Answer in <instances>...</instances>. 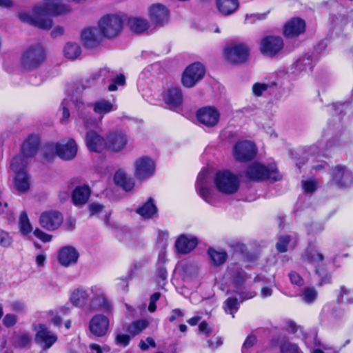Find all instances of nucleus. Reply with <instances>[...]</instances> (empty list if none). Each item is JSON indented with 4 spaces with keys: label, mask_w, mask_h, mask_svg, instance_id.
<instances>
[{
    "label": "nucleus",
    "mask_w": 353,
    "mask_h": 353,
    "mask_svg": "<svg viewBox=\"0 0 353 353\" xmlns=\"http://www.w3.org/2000/svg\"><path fill=\"white\" fill-rule=\"evenodd\" d=\"M71 8L59 0H45L40 6L34 8L33 14L21 13L19 19L23 22L41 29L48 30L52 26V20L50 16H57L70 12Z\"/></svg>",
    "instance_id": "f257e3e1"
},
{
    "label": "nucleus",
    "mask_w": 353,
    "mask_h": 353,
    "mask_svg": "<svg viewBox=\"0 0 353 353\" xmlns=\"http://www.w3.org/2000/svg\"><path fill=\"white\" fill-rule=\"evenodd\" d=\"M77 152V146L73 139H70L66 143H48L45 147L44 157L51 159L55 154L65 160L73 159Z\"/></svg>",
    "instance_id": "f03ea898"
},
{
    "label": "nucleus",
    "mask_w": 353,
    "mask_h": 353,
    "mask_svg": "<svg viewBox=\"0 0 353 353\" xmlns=\"http://www.w3.org/2000/svg\"><path fill=\"white\" fill-rule=\"evenodd\" d=\"M46 54L44 48L40 44L29 46L21 57V65L28 70H34L43 64L46 60Z\"/></svg>",
    "instance_id": "7ed1b4c3"
},
{
    "label": "nucleus",
    "mask_w": 353,
    "mask_h": 353,
    "mask_svg": "<svg viewBox=\"0 0 353 353\" xmlns=\"http://www.w3.org/2000/svg\"><path fill=\"white\" fill-rule=\"evenodd\" d=\"M123 21L118 15L107 14L98 22L99 30L103 37L112 39L117 37L123 29Z\"/></svg>",
    "instance_id": "20e7f679"
},
{
    "label": "nucleus",
    "mask_w": 353,
    "mask_h": 353,
    "mask_svg": "<svg viewBox=\"0 0 353 353\" xmlns=\"http://www.w3.org/2000/svg\"><path fill=\"white\" fill-rule=\"evenodd\" d=\"M214 184L217 190L225 194H232L237 192L240 185L239 179L228 170L219 171L214 177Z\"/></svg>",
    "instance_id": "39448f33"
},
{
    "label": "nucleus",
    "mask_w": 353,
    "mask_h": 353,
    "mask_svg": "<svg viewBox=\"0 0 353 353\" xmlns=\"http://www.w3.org/2000/svg\"><path fill=\"white\" fill-rule=\"evenodd\" d=\"M250 54V48L243 43H231L224 50L226 59L232 63H242L245 62Z\"/></svg>",
    "instance_id": "423d86ee"
},
{
    "label": "nucleus",
    "mask_w": 353,
    "mask_h": 353,
    "mask_svg": "<svg viewBox=\"0 0 353 353\" xmlns=\"http://www.w3.org/2000/svg\"><path fill=\"white\" fill-rule=\"evenodd\" d=\"M275 174L274 170H270L265 165L258 163L250 164L245 171V176L253 181H262L270 179L277 181L279 179L274 176Z\"/></svg>",
    "instance_id": "0eeeda50"
},
{
    "label": "nucleus",
    "mask_w": 353,
    "mask_h": 353,
    "mask_svg": "<svg viewBox=\"0 0 353 353\" xmlns=\"http://www.w3.org/2000/svg\"><path fill=\"white\" fill-rule=\"evenodd\" d=\"M331 185L339 188H345L353 182V176L351 172L345 166L336 165L330 170Z\"/></svg>",
    "instance_id": "6e6552de"
},
{
    "label": "nucleus",
    "mask_w": 353,
    "mask_h": 353,
    "mask_svg": "<svg viewBox=\"0 0 353 353\" xmlns=\"http://www.w3.org/2000/svg\"><path fill=\"white\" fill-rule=\"evenodd\" d=\"M255 145L250 141H243L235 144L233 154L236 160L245 162L252 160L256 154Z\"/></svg>",
    "instance_id": "1a4fd4ad"
},
{
    "label": "nucleus",
    "mask_w": 353,
    "mask_h": 353,
    "mask_svg": "<svg viewBox=\"0 0 353 353\" xmlns=\"http://www.w3.org/2000/svg\"><path fill=\"white\" fill-rule=\"evenodd\" d=\"M205 68L200 63H194L188 66L183 72L182 83L185 87L192 88L203 77Z\"/></svg>",
    "instance_id": "9d476101"
},
{
    "label": "nucleus",
    "mask_w": 353,
    "mask_h": 353,
    "mask_svg": "<svg viewBox=\"0 0 353 353\" xmlns=\"http://www.w3.org/2000/svg\"><path fill=\"white\" fill-rule=\"evenodd\" d=\"M35 342L39 344L43 350H46L51 347L58 339L57 334L50 331L45 325L39 324L35 328Z\"/></svg>",
    "instance_id": "9b49d317"
},
{
    "label": "nucleus",
    "mask_w": 353,
    "mask_h": 353,
    "mask_svg": "<svg viewBox=\"0 0 353 353\" xmlns=\"http://www.w3.org/2000/svg\"><path fill=\"white\" fill-rule=\"evenodd\" d=\"M63 221V215L58 211L50 210L43 212L39 223L46 230L53 231L58 229Z\"/></svg>",
    "instance_id": "f8f14e48"
},
{
    "label": "nucleus",
    "mask_w": 353,
    "mask_h": 353,
    "mask_svg": "<svg viewBox=\"0 0 353 353\" xmlns=\"http://www.w3.org/2000/svg\"><path fill=\"white\" fill-rule=\"evenodd\" d=\"M283 48V41L280 37L268 36L261 41L260 50L262 54L273 57Z\"/></svg>",
    "instance_id": "ddd939ff"
},
{
    "label": "nucleus",
    "mask_w": 353,
    "mask_h": 353,
    "mask_svg": "<svg viewBox=\"0 0 353 353\" xmlns=\"http://www.w3.org/2000/svg\"><path fill=\"white\" fill-rule=\"evenodd\" d=\"M198 121L207 127L215 126L220 118L218 110L212 106H207L199 109L196 113Z\"/></svg>",
    "instance_id": "4468645a"
},
{
    "label": "nucleus",
    "mask_w": 353,
    "mask_h": 353,
    "mask_svg": "<svg viewBox=\"0 0 353 353\" xmlns=\"http://www.w3.org/2000/svg\"><path fill=\"white\" fill-rule=\"evenodd\" d=\"M86 147L90 152H101L107 148L106 139L97 132L90 130L85 137Z\"/></svg>",
    "instance_id": "2eb2a0df"
},
{
    "label": "nucleus",
    "mask_w": 353,
    "mask_h": 353,
    "mask_svg": "<svg viewBox=\"0 0 353 353\" xmlns=\"http://www.w3.org/2000/svg\"><path fill=\"white\" fill-rule=\"evenodd\" d=\"M109 325L110 321L107 316L96 314L90 321L89 330L94 336L102 337L108 332Z\"/></svg>",
    "instance_id": "dca6fc26"
},
{
    "label": "nucleus",
    "mask_w": 353,
    "mask_h": 353,
    "mask_svg": "<svg viewBox=\"0 0 353 353\" xmlns=\"http://www.w3.org/2000/svg\"><path fill=\"white\" fill-rule=\"evenodd\" d=\"M91 292L93 297L90 302V307L93 310H103L110 312L112 310V306L107 300L103 290L95 285L91 288Z\"/></svg>",
    "instance_id": "f3484780"
},
{
    "label": "nucleus",
    "mask_w": 353,
    "mask_h": 353,
    "mask_svg": "<svg viewBox=\"0 0 353 353\" xmlns=\"http://www.w3.org/2000/svg\"><path fill=\"white\" fill-rule=\"evenodd\" d=\"M155 170L154 161L143 157L135 161V176L139 179H146L153 174Z\"/></svg>",
    "instance_id": "a211bd4d"
},
{
    "label": "nucleus",
    "mask_w": 353,
    "mask_h": 353,
    "mask_svg": "<svg viewBox=\"0 0 353 353\" xmlns=\"http://www.w3.org/2000/svg\"><path fill=\"white\" fill-rule=\"evenodd\" d=\"M163 100L171 110H176L183 103V94L180 88L171 87L163 94Z\"/></svg>",
    "instance_id": "6ab92c4d"
},
{
    "label": "nucleus",
    "mask_w": 353,
    "mask_h": 353,
    "mask_svg": "<svg viewBox=\"0 0 353 353\" xmlns=\"http://www.w3.org/2000/svg\"><path fill=\"white\" fill-rule=\"evenodd\" d=\"M128 143L126 136L121 132H114L110 133L106 139V149L119 152L123 150Z\"/></svg>",
    "instance_id": "aec40b11"
},
{
    "label": "nucleus",
    "mask_w": 353,
    "mask_h": 353,
    "mask_svg": "<svg viewBox=\"0 0 353 353\" xmlns=\"http://www.w3.org/2000/svg\"><path fill=\"white\" fill-rule=\"evenodd\" d=\"M79 256L78 252L74 247L65 246L59 250L58 259L62 265L68 267L75 264Z\"/></svg>",
    "instance_id": "412c9836"
},
{
    "label": "nucleus",
    "mask_w": 353,
    "mask_h": 353,
    "mask_svg": "<svg viewBox=\"0 0 353 353\" xmlns=\"http://www.w3.org/2000/svg\"><path fill=\"white\" fill-rule=\"evenodd\" d=\"M103 35L97 28H88L81 33V39L85 47L93 48L98 46L102 40Z\"/></svg>",
    "instance_id": "4be33fe9"
},
{
    "label": "nucleus",
    "mask_w": 353,
    "mask_h": 353,
    "mask_svg": "<svg viewBox=\"0 0 353 353\" xmlns=\"http://www.w3.org/2000/svg\"><path fill=\"white\" fill-rule=\"evenodd\" d=\"M305 23L299 18H294L285 26L284 34L287 37H296L303 33Z\"/></svg>",
    "instance_id": "5701e85b"
},
{
    "label": "nucleus",
    "mask_w": 353,
    "mask_h": 353,
    "mask_svg": "<svg viewBox=\"0 0 353 353\" xmlns=\"http://www.w3.org/2000/svg\"><path fill=\"white\" fill-rule=\"evenodd\" d=\"M40 140L37 135L29 136L21 145V153L27 158L34 157L39 148Z\"/></svg>",
    "instance_id": "b1692460"
},
{
    "label": "nucleus",
    "mask_w": 353,
    "mask_h": 353,
    "mask_svg": "<svg viewBox=\"0 0 353 353\" xmlns=\"http://www.w3.org/2000/svg\"><path fill=\"white\" fill-rule=\"evenodd\" d=\"M150 15L152 21L157 24L163 25L169 18L168 9L162 4H155L150 9Z\"/></svg>",
    "instance_id": "393cba45"
},
{
    "label": "nucleus",
    "mask_w": 353,
    "mask_h": 353,
    "mask_svg": "<svg viewBox=\"0 0 353 353\" xmlns=\"http://www.w3.org/2000/svg\"><path fill=\"white\" fill-rule=\"evenodd\" d=\"M196 189L199 195L208 203H212V191L206 184V174L200 173L197 177Z\"/></svg>",
    "instance_id": "a878e982"
},
{
    "label": "nucleus",
    "mask_w": 353,
    "mask_h": 353,
    "mask_svg": "<svg viewBox=\"0 0 353 353\" xmlns=\"http://www.w3.org/2000/svg\"><path fill=\"white\" fill-rule=\"evenodd\" d=\"M197 240L194 237H188L181 235L175 243L177 251L181 254H187L191 252L196 245Z\"/></svg>",
    "instance_id": "bb28decb"
},
{
    "label": "nucleus",
    "mask_w": 353,
    "mask_h": 353,
    "mask_svg": "<svg viewBox=\"0 0 353 353\" xmlns=\"http://www.w3.org/2000/svg\"><path fill=\"white\" fill-rule=\"evenodd\" d=\"M90 195V190L88 186H79L74 190L72 200L75 205H82L87 203Z\"/></svg>",
    "instance_id": "cd10ccee"
},
{
    "label": "nucleus",
    "mask_w": 353,
    "mask_h": 353,
    "mask_svg": "<svg viewBox=\"0 0 353 353\" xmlns=\"http://www.w3.org/2000/svg\"><path fill=\"white\" fill-rule=\"evenodd\" d=\"M219 11L223 15H230L234 13L239 8L238 0H216Z\"/></svg>",
    "instance_id": "c85d7f7f"
},
{
    "label": "nucleus",
    "mask_w": 353,
    "mask_h": 353,
    "mask_svg": "<svg viewBox=\"0 0 353 353\" xmlns=\"http://www.w3.org/2000/svg\"><path fill=\"white\" fill-rule=\"evenodd\" d=\"M114 181L117 185L121 187L125 191L131 190L134 185L133 180L128 177L126 174L121 170L115 173Z\"/></svg>",
    "instance_id": "c756f323"
},
{
    "label": "nucleus",
    "mask_w": 353,
    "mask_h": 353,
    "mask_svg": "<svg viewBox=\"0 0 353 353\" xmlns=\"http://www.w3.org/2000/svg\"><path fill=\"white\" fill-rule=\"evenodd\" d=\"M14 188L19 192H26L30 188V178L26 172L15 174Z\"/></svg>",
    "instance_id": "7c9ffc66"
},
{
    "label": "nucleus",
    "mask_w": 353,
    "mask_h": 353,
    "mask_svg": "<svg viewBox=\"0 0 353 353\" xmlns=\"http://www.w3.org/2000/svg\"><path fill=\"white\" fill-rule=\"evenodd\" d=\"M137 212L144 219H150L157 213V208L154 200L149 198L148 201L137 210Z\"/></svg>",
    "instance_id": "2f4dec72"
},
{
    "label": "nucleus",
    "mask_w": 353,
    "mask_h": 353,
    "mask_svg": "<svg viewBox=\"0 0 353 353\" xmlns=\"http://www.w3.org/2000/svg\"><path fill=\"white\" fill-rule=\"evenodd\" d=\"M93 110L96 114L103 116L114 110V105L108 100L100 99L92 104Z\"/></svg>",
    "instance_id": "473e14b6"
},
{
    "label": "nucleus",
    "mask_w": 353,
    "mask_h": 353,
    "mask_svg": "<svg viewBox=\"0 0 353 353\" xmlns=\"http://www.w3.org/2000/svg\"><path fill=\"white\" fill-rule=\"evenodd\" d=\"M128 26L130 29L137 33L141 34L149 28V24L147 20L141 18H131L128 20Z\"/></svg>",
    "instance_id": "72a5a7b5"
},
{
    "label": "nucleus",
    "mask_w": 353,
    "mask_h": 353,
    "mask_svg": "<svg viewBox=\"0 0 353 353\" xmlns=\"http://www.w3.org/2000/svg\"><path fill=\"white\" fill-rule=\"evenodd\" d=\"M27 157L24 155H17L13 157L10 163V168L15 173L24 172L28 165Z\"/></svg>",
    "instance_id": "f704fd0d"
},
{
    "label": "nucleus",
    "mask_w": 353,
    "mask_h": 353,
    "mask_svg": "<svg viewBox=\"0 0 353 353\" xmlns=\"http://www.w3.org/2000/svg\"><path fill=\"white\" fill-rule=\"evenodd\" d=\"M88 299V294L86 291L83 290H77L71 295L70 301L75 306H81L85 303Z\"/></svg>",
    "instance_id": "c9c22d12"
},
{
    "label": "nucleus",
    "mask_w": 353,
    "mask_h": 353,
    "mask_svg": "<svg viewBox=\"0 0 353 353\" xmlns=\"http://www.w3.org/2000/svg\"><path fill=\"white\" fill-rule=\"evenodd\" d=\"M303 259L310 263L316 264L323 261L324 256L322 253L317 252L312 249L307 248L303 255Z\"/></svg>",
    "instance_id": "e433bc0d"
},
{
    "label": "nucleus",
    "mask_w": 353,
    "mask_h": 353,
    "mask_svg": "<svg viewBox=\"0 0 353 353\" xmlns=\"http://www.w3.org/2000/svg\"><path fill=\"white\" fill-rule=\"evenodd\" d=\"M148 325V322L145 320L141 319L132 322L129 325L128 327V332L132 336H136L139 334L143 330H145Z\"/></svg>",
    "instance_id": "4c0bfd02"
},
{
    "label": "nucleus",
    "mask_w": 353,
    "mask_h": 353,
    "mask_svg": "<svg viewBox=\"0 0 353 353\" xmlns=\"http://www.w3.org/2000/svg\"><path fill=\"white\" fill-rule=\"evenodd\" d=\"M81 54V48L77 43H68L64 48L65 57L69 59H75Z\"/></svg>",
    "instance_id": "58836bf2"
},
{
    "label": "nucleus",
    "mask_w": 353,
    "mask_h": 353,
    "mask_svg": "<svg viewBox=\"0 0 353 353\" xmlns=\"http://www.w3.org/2000/svg\"><path fill=\"white\" fill-rule=\"evenodd\" d=\"M208 254L214 264L216 265H220L224 263L228 256L225 252L216 251L212 248L208 250Z\"/></svg>",
    "instance_id": "ea45409f"
},
{
    "label": "nucleus",
    "mask_w": 353,
    "mask_h": 353,
    "mask_svg": "<svg viewBox=\"0 0 353 353\" xmlns=\"http://www.w3.org/2000/svg\"><path fill=\"white\" fill-rule=\"evenodd\" d=\"M300 296L305 303L310 304L316 299L318 292L314 287H307L303 290Z\"/></svg>",
    "instance_id": "a19ab883"
},
{
    "label": "nucleus",
    "mask_w": 353,
    "mask_h": 353,
    "mask_svg": "<svg viewBox=\"0 0 353 353\" xmlns=\"http://www.w3.org/2000/svg\"><path fill=\"white\" fill-rule=\"evenodd\" d=\"M19 228L22 234L26 235L32 231V227L26 212H22L19 217Z\"/></svg>",
    "instance_id": "79ce46f5"
},
{
    "label": "nucleus",
    "mask_w": 353,
    "mask_h": 353,
    "mask_svg": "<svg viewBox=\"0 0 353 353\" xmlns=\"http://www.w3.org/2000/svg\"><path fill=\"white\" fill-rule=\"evenodd\" d=\"M280 349L281 353H299L298 346L288 341H282L280 345Z\"/></svg>",
    "instance_id": "37998d69"
},
{
    "label": "nucleus",
    "mask_w": 353,
    "mask_h": 353,
    "mask_svg": "<svg viewBox=\"0 0 353 353\" xmlns=\"http://www.w3.org/2000/svg\"><path fill=\"white\" fill-rule=\"evenodd\" d=\"M290 241V236L288 235H284L279 239L276 243V249L281 252H285L287 251V246Z\"/></svg>",
    "instance_id": "c03bdc74"
},
{
    "label": "nucleus",
    "mask_w": 353,
    "mask_h": 353,
    "mask_svg": "<svg viewBox=\"0 0 353 353\" xmlns=\"http://www.w3.org/2000/svg\"><path fill=\"white\" fill-rule=\"evenodd\" d=\"M30 335L27 333H23L17 337L15 343L18 347H23L28 345L30 343Z\"/></svg>",
    "instance_id": "a18cd8bd"
},
{
    "label": "nucleus",
    "mask_w": 353,
    "mask_h": 353,
    "mask_svg": "<svg viewBox=\"0 0 353 353\" xmlns=\"http://www.w3.org/2000/svg\"><path fill=\"white\" fill-rule=\"evenodd\" d=\"M12 238L9 234L4 231L0 232V245L2 247H9L12 243Z\"/></svg>",
    "instance_id": "49530a36"
},
{
    "label": "nucleus",
    "mask_w": 353,
    "mask_h": 353,
    "mask_svg": "<svg viewBox=\"0 0 353 353\" xmlns=\"http://www.w3.org/2000/svg\"><path fill=\"white\" fill-rule=\"evenodd\" d=\"M267 15H268V12L251 14L250 15L248 14L245 17V21L248 23H253L256 21L265 19L266 18Z\"/></svg>",
    "instance_id": "de8ad7c7"
},
{
    "label": "nucleus",
    "mask_w": 353,
    "mask_h": 353,
    "mask_svg": "<svg viewBox=\"0 0 353 353\" xmlns=\"http://www.w3.org/2000/svg\"><path fill=\"white\" fill-rule=\"evenodd\" d=\"M225 304L226 307H228V309L231 311L230 314H232V317H234V315L233 314L232 311L233 310L236 311L239 308V307H238L239 303H238L237 299L236 298H228L225 301Z\"/></svg>",
    "instance_id": "09e8293b"
},
{
    "label": "nucleus",
    "mask_w": 353,
    "mask_h": 353,
    "mask_svg": "<svg viewBox=\"0 0 353 353\" xmlns=\"http://www.w3.org/2000/svg\"><path fill=\"white\" fill-rule=\"evenodd\" d=\"M316 274H318L321 279L319 281V286H322L324 284H328L331 283V275L330 274H323L320 270L318 268H316Z\"/></svg>",
    "instance_id": "8fccbe9b"
},
{
    "label": "nucleus",
    "mask_w": 353,
    "mask_h": 353,
    "mask_svg": "<svg viewBox=\"0 0 353 353\" xmlns=\"http://www.w3.org/2000/svg\"><path fill=\"white\" fill-rule=\"evenodd\" d=\"M289 278L292 284L301 286L304 284L303 279L296 272H291L289 273Z\"/></svg>",
    "instance_id": "3c124183"
},
{
    "label": "nucleus",
    "mask_w": 353,
    "mask_h": 353,
    "mask_svg": "<svg viewBox=\"0 0 353 353\" xmlns=\"http://www.w3.org/2000/svg\"><path fill=\"white\" fill-rule=\"evenodd\" d=\"M115 340L117 345L125 347L129 344L130 337L128 334H118L116 336Z\"/></svg>",
    "instance_id": "603ef678"
},
{
    "label": "nucleus",
    "mask_w": 353,
    "mask_h": 353,
    "mask_svg": "<svg viewBox=\"0 0 353 353\" xmlns=\"http://www.w3.org/2000/svg\"><path fill=\"white\" fill-rule=\"evenodd\" d=\"M16 323L17 316L12 314H6L3 319V323L7 327L14 326L16 324Z\"/></svg>",
    "instance_id": "864d4df0"
},
{
    "label": "nucleus",
    "mask_w": 353,
    "mask_h": 353,
    "mask_svg": "<svg viewBox=\"0 0 353 353\" xmlns=\"http://www.w3.org/2000/svg\"><path fill=\"white\" fill-rule=\"evenodd\" d=\"M34 234L40 240H41L43 242H49L52 239V236L50 234H46V232H43L40 229L37 228L34 231Z\"/></svg>",
    "instance_id": "5fc2aeb1"
},
{
    "label": "nucleus",
    "mask_w": 353,
    "mask_h": 353,
    "mask_svg": "<svg viewBox=\"0 0 353 353\" xmlns=\"http://www.w3.org/2000/svg\"><path fill=\"white\" fill-rule=\"evenodd\" d=\"M268 89V85L265 83H255L253 85L252 90L256 96H261L262 93Z\"/></svg>",
    "instance_id": "6e6d98bb"
},
{
    "label": "nucleus",
    "mask_w": 353,
    "mask_h": 353,
    "mask_svg": "<svg viewBox=\"0 0 353 353\" xmlns=\"http://www.w3.org/2000/svg\"><path fill=\"white\" fill-rule=\"evenodd\" d=\"M302 185L305 192H312L316 189V183L311 181H303Z\"/></svg>",
    "instance_id": "4d7b16f0"
},
{
    "label": "nucleus",
    "mask_w": 353,
    "mask_h": 353,
    "mask_svg": "<svg viewBox=\"0 0 353 353\" xmlns=\"http://www.w3.org/2000/svg\"><path fill=\"white\" fill-rule=\"evenodd\" d=\"M256 337L254 336H249L243 345V353H245V350L254 345L256 343Z\"/></svg>",
    "instance_id": "13d9d810"
},
{
    "label": "nucleus",
    "mask_w": 353,
    "mask_h": 353,
    "mask_svg": "<svg viewBox=\"0 0 353 353\" xmlns=\"http://www.w3.org/2000/svg\"><path fill=\"white\" fill-rule=\"evenodd\" d=\"M199 330L201 332L204 333L206 336H209L212 334V330L209 327L208 324L206 321H202L199 325Z\"/></svg>",
    "instance_id": "bf43d9fd"
},
{
    "label": "nucleus",
    "mask_w": 353,
    "mask_h": 353,
    "mask_svg": "<svg viewBox=\"0 0 353 353\" xmlns=\"http://www.w3.org/2000/svg\"><path fill=\"white\" fill-rule=\"evenodd\" d=\"M88 208L90 214L92 216L100 212L103 210V206L101 204L93 203L90 204Z\"/></svg>",
    "instance_id": "052dcab7"
},
{
    "label": "nucleus",
    "mask_w": 353,
    "mask_h": 353,
    "mask_svg": "<svg viewBox=\"0 0 353 353\" xmlns=\"http://www.w3.org/2000/svg\"><path fill=\"white\" fill-rule=\"evenodd\" d=\"M208 346L214 350L223 344V341L220 337H216L208 341Z\"/></svg>",
    "instance_id": "680f3d73"
},
{
    "label": "nucleus",
    "mask_w": 353,
    "mask_h": 353,
    "mask_svg": "<svg viewBox=\"0 0 353 353\" xmlns=\"http://www.w3.org/2000/svg\"><path fill=\"white\" fill-rule=\"evenodd\" d=\"M12 311L17 312H23L25 311V305L19 301H15L10 305Z\"/></svg>",
    "instance_id": "e2e57ef3"
},
{
    "label": "nucleus",
    "mask_w": 353,
    "mask_h": 353,
    "mask_svg": "<svg viewBox=\"0 0 353 353\" xmlns=\"http://www.w3.org/2000/svg\"><path fill=\"white\" fill-rule=\"evenodd\" d=\"M62 109V118L61 119V122L65 121L70 117V112L66 108V100H64L61 103Z\"/></svg>",
    "instance_id": "0e129e2a"
},
{
    "label": "nucleus",
    "mask_w": 353,
    "mask_h": 353,
    "mask_svg": "<svg viewBox=\"0 0 353 353\" xmlns=\"http://www.w3.org/2000/svg\"><path fill=\"white\" fill-rule=\"evenodd\" d=\"M83 122L86 128H92L97 125V122L91 118V117L85 116L83 117Z\"/></svg>",
    "instance_id": "69168bd1"
},
{
    "label": "nucleus",
    "mask_w": 353,
    "mask_h": 353,
    "mask_svg": "<svg viewBox=\"0 0 353 353\" xmlns=\"http://www.w3.org/2000/svg\"><path fill=\"white\" fill-rule=\"evenodd\" d=\"M348 292H350L349 290H347L345 286H341L340 288V291L338 295V301L339 302H344L345 301V298L347 297V295L348 294Z\"/></svg>",
    "instance_id": "338daca9"
},
{
    "label": "nucleus",
    "mask_w": 353,
    "mask_h": 353,
    "mask_svg": "<svg viewBox=\"0 0 353 353\" xmlns=\"http://www.w3.org/2000/svg\"><path fill=\"white\" fill-rule=\"evenodd\" d=\"M183 313L179 309H174L172 311V315L170 316L169 321L173 322L177 317H183Z\"/></svg>",
    "instance_id": "774afa93"
}]
</instances>
